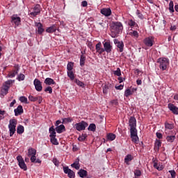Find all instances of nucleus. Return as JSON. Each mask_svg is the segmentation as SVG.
Instances as JSON below:
<instances>
[{
  "label": "nucleus",
  "mask_w": 178,
  "mask_h": 178,
  "mask_svg": "<svg viewBox=\"0 0 178 178\" xmlns=\"http://www.w3.org/2000/svg\"><path fill=\"white\" fill-rule=\"evenodd\" d=\"M84 63H86V57L84 54H81L80 58V66H83Z\"/></svg>",
  "instance_id": "obj_31"
},
{
  "label": "nucleus",
  "mask_w": 178,
  "mask_h": 178,
  "mask_svg": "<svg viewBox=\"0 0 178 178\" xmlns=\"http://www.w3.org/2000/svg\"><path fill=\"white\" fill-rule=\"evenodd\" d=\"M156 134L157 138H162L163 137V135H162V134L159 132H157Z\"/></svg>",
  "instance_id": "obj_62"
},
{
  "label": "nucleus",
  "mask_w": 178,
  "mask_h": 178,
  "mask_svg": "<svg viewBox=\"0 0 178 178\" xmlns=\"http://www.w3.org/2000/svg\"><path fill=\"white\" fill-rule=\"evenodd\" d=\"M137 121L136 120V118L131 117L129 119V126L131 129H135L137 126Z\"/></svg>",
  "instance_id": "obj_15"
},
{
  "label": "nucleus",
  "mask_w": 178,
  "mask_h": 178,
  "mask_svg": "<svg viewBox=\"0 0 178 178\" xmlns=\"http://www.w3.org/2000/svg\"><path fill=\"white\" fill-rule=\"evenodd\" d=\"M129 35L134 37V38H138L139 37L138 32H137V31H131L129 32Z\"/></svg>",
  "instance_id": "obj_26"
},
{
  "label": "nucleus",
  "mask_w": 178,
  "mask_h": 178,
  "mask_svg": "<svg viewBox=\"0 0 178 178\" xmlns=\"http://www.w3.org/2000/svg\"><path fill=\"white\" fill-rule=\"evenodd\" d=\"M115 138H116V135H115L113 134H108L107 135V139L109 141H113V140H115Z\"/></svg>",
  "instance_id": "obj_29"
},
{
  "label": "nucleus",
  "mask_w": 178,
  "mask_h": 178,
  "mask_svg": "<svg viewBox=\"0 0 178 178\" xmlns=\"http://www.w3.org/2000/svg\"><path fill=\"white\" fill-rule=\"evenodd\" d=\"M128 24L131 27H136L137 26V23H136V22H134L133 19L129 20L128 22Z\"/></svg>",
  "instance_id": "obj_42"
},
{
  "label": "nucleus",
  "mask_w": 178,
  "mask_h": 178,
  "mask_svg": "<svg viewBox=\"0 0 178 178\" xmlns=\"http://www.w3.org/2000/svg\"><path fill=\"white\" fill-rule=\"evenodd\" d=\"M168 108L172 113H174V115H178V108L174 104L170 103L168 104Z\"/></svg>",
  "instance_id": "obj_14"
},
{
  "label": "nucleus",
  "mask_w": 178,
  "mask_h": 178,
  "mask_svg": "<svg viewBox=\"0 0 178 178\" xmlns=\"http://www.w3.org/2000/svg\"><path fill=\"white\" fill-rule=\"evenodd\" d=\"M75 83L77 86H79V87H84V83L79 79H75Z\"/></svg>",
  "instance_id": "obj_51"
},
{
  "label": "nucleus",
  "mask_w": 178,
  "mask_h": 178,
  "mask_svg": "<svg viewBox=\"0 0 178 178\" xmlns=\"http://www.w3.org/2000/svg\"><path fill=\"white\" fill-rule=\"evenodd\" d=\"M153 162V166L154 169H156L157 170H163V166L161 165V164H159L156 159H152Z\"/></svg>",
  "instance_id": "obj_13"
},
{
  "label": "nucleus",
  "mask_w": 178,
  "mask_h": 178,
  "mask_svg": "<svg viewBox=\"0 0 178 178\" xmlns=\"http://www.w3.org/2000/svg\"><path fill=\"white\" fill-rule=\"evenodd\" d=\"M63 171L70 178H74L75 174L69 167H63Z\"/></svg>",
  "instance_id": "obj_10"
},
{
  "label": "nucleus",
  "mask_w": 178,
  "mask_h": 178,
  "mask_svg": "<svg viewBox=\"0 0 178 178\" xmlns=\"http://www.w3.org/2000/svg\"><path fill=\"white\" fill-rule=\"evenodd\" d=\"M131 138L133 143H135V144L138 143V136L135 135L134 136H131Z\"/></svg>",
  "instance_id": "obj_40"
},
{
  "label": "nucleus",
  "mask_w": 178,
  "mask_h": 178,
  "mask_svg": "<svg viewBox=\"0 0 178 178\" xmlns=\"http://www.w3.org/2000/svg\"><path fill=\"white\" fill-rule=\"evenodd\" d=\"M102 45V44L101 43V42L96 44V51L97 52H98V54H99V55H101V54L104 52V48L101 47Z\"/></svg>",
  "instance_id": "obj_20"
},
{
  "label": "nucleus",
  "mask_w": 178,
  "mask_h": 178,
  "mask_svg": "<svg viewBox=\"0 0 178 178\" xmlns=\"http://www.w3.org/2000/svg\"><path fill=\"white\" fill-rule=\"evenodd\" d=\"M15 104H16V100L14 99L10 104V108L13 107L15 106Z\"/></svg>",
  "instance_id": "obj_64"
},
{
  "label": "nucleus",
  "mask_w": 178,
  "mask_h": 178,
  "mask_svg": "<svg viewBox=\"0 0 178 178\" xmlns=\"http://www.w3.org/2000/svg\"><path fill=\"white\" fill-rule=\"evenodd\" d=\"M97 129V126L95 125V124H90L88 127V130L90 131H95Z\"/></svg>",
  "instance_id": "obj_34"
},
{
  "label": "nucleus",
  "mask_w": 178,
  "mask_h": 178,
  "mask_svg": "<svg viewBox=\"0 0 178 178\" xmlns=\"http://www.w3.org/2000/svg\"><path fill=\"white\" fill-rule=\"evenodd\" d=\"M44 84H47V86H52V84H55V82L54 81V79L51 78H47L44 80Z\"/></svg>",
  "instance_id": "obj_25"
},
{
  "label": "nucleus",
  "mask_w": 178,
  "mask_h": 178,
  "mask_svg": "<svg viewBox=\"0 0 178 178\" xmlns=\"http://www.w3.org/2000/svg\"><path fill=\"white\" fill-rule=\"evenodd\" d=\"M36 154H37V150H35V149H33V147H30L28 149V153H27L28 156H32L33 155H36Z\"/></svg>",
  "instance_id": "obj_21"
},
{
  "label": "nucleus",
  "mask_w": 178,
  "mask_h": 178,
  "mask_svg": "<svg viewBox=\"0 0 178 178\" xmlns=\"http://www.w3.org/2000/svg\"><path fill=\"white\" fill-rule=\"evenodd\" d=\"M103 92L104 94H106V92H108V86L106 85L103 86Z\"/></svg>",
  "instance_id": "obj_59"
},
{
  "label": "nucleus",
  "mask_w": 178,
  "mask_h": 178,
  "mask_svg": "<svg viewBox=\"0 0 178 178\" xmlns=\"http://www.w3.org/2000/svg\"><path fill=\"white\" fill-rule=\"evenodd\" d=\"M29 101H31L32 102H35V101L38 100V97H34L33 95H29Z\"/></svg>",
  "instance_id": "obj_50"
},
{
  "label": "nucleus",
  "mask_w": 178,
  "mask_h": 178,
  "mask_svg": "<svg viewBox=\"0 0 178 178\" xmlns=\"http://www.w3.org/2000/svg\"><path fill=\"white\" fill-rule=\"evenodd\" d=\"M45 92H48L49 94H52V88L51 86H48L44 89Z\"/></svg>",
  "instance_id": "obj_55"
},
{
  "label": "nucleus",
  "mask_w": 178,
  "mask_h": 178,
  "mask_svg": "<svg viewBox=\"0 0 178 178\" xmlns=\"http://www.w3.org/2000/svg\"><path fill=\"white\" fill-rule=\"evenodd\" d=\"M78 175L81 178H84L87 176V171L86 170H83L81 169L79 172H78Z\"/></svg>",
  "instance_id": "obj_23"
},
{
  "label": "nucleus",
  "mask_w": 178,
  "mask_h": 178,
  "mask_svg": "<svg viewBox=\"0 0 178 178\" xmlns=\"http://www.w3.org/2000/svg\"><path fill=\"white\" fill-rule=\"evenodd\" d=\"M53 163L56 166H59V161L56 159H53Z\"/></svg>",
  "instance_id": "obj_58"
},
{
  "label": "nucleus",
  "mask_w": 178,
  "mask_h": 178,
  "mask_svg": "<svg viewBox=\"0 0 178 178\" xmlns=\"http://www.w3.org/2000/svg\"><path fill=\"white\" fill-rule=\"evenodd\" d=\"M36 159H37V157H35V155L31 156V161L32 163L35 162Z\"/></svg>",
  "instance_id": "obj_61"
},
{
  "label": "nucleus",
  "mask_w": 178,
  "mask_h": 178,
  "mask_svg": "<svg viewBox=\"0 0 178 178\" xmlns=\"http://www.w3.org/2000/svg\"><path fill=\"white\" fill-rule=\"evenodd\" d=\"M11 22L13 24H15V26H20V23H22V19H20V17L17 16V15H13L11 17Z\"/></svg>",
  "instance_id": "obj_7"
},
{
  "label": "nucleus",
  "mask_w": 178,
  "mask_h": 178,
  "mask_svg": "<svg viewBox=\"0 0 178 178\" xmlns=\"http://www.w3.org/2000/svg\"><path fill=\"white\" fill-rule=\"evenodd\" d=\"M88 126V124L84 121H81L79 123H76L74 124V127L78 131H82L83 130H86V127Z\"/></svg>",
  "instance_id": "obj_5"
},
{
  "label": "nucleus",
  "mask_w": 178,
  "mask_h": 178,
  "mask_svg": "<svg viewBox=\"0 0 178 178\" xmlns=\"http://www.w3.org/2000/svg\"><path fill=\"white\" fill-rule=\"evenodd\" d=\"M87 138V134H82L78 138L79 141H84Z\"/></svg>",
  "instance_id": "obj_47"
},
{
  "label": "nucleus",
  "mask_w": 178,
  "mask_h": 178,
  "mask_svg": "<svg viewBox=\"0 0 178 178\" xmlns=\"http://www.w3.org/2000/svg\"><path fill=\"white\" fill-rule=\"evenodd\" d=\"M51 138V143L54 144V145H58L59 143L58 142V140L56 139V136H52L50 137Z\"/></svg>",
  "instance_id": "obj_32"
},
{
  "label": "nucleus",
  "mask_w": 178,
  "mask_h": 178,
  "mask_svg": "<svg viewBox=\"0 0 178 178\" xmlns=\"http://www.w3.org/2000/svg\"><path fill=\"white\" fill-rule=\"evenodd\" d=\"M72 168H74L76 170H79L80 169V165L79 164V162H75L71 165Z\"/></svg>",
  "instance_id": "obj_41"
},
{
  "label": "nucleus",
  "mask_w": 178,
  "mask_h": 178,
  "mask_svg": "<svg viewBox=\"0 0 178 178\" xmlns=\"http://www.w3.org/2000/svg\"><path fill=\"white\" fill-rule=\"evenodd\" d=\"M17 132L18 134H23L24 133V127L19 125L17 128Z\"/></svg>",
  "instance_id": "obj_27"
},
{
  "label": "nucleus",
  "mask_w": 178,
  "mask_h": 178,
  "mask_svg": "<svg viewBox=\"0 0 178 178\" xmlns=\"http://www.w3.org/2000/svg\"><path fill=\"white\" fill-rule=\"evenodd\" d=\"M31 10L30 15L33 16V17H35V16H38V15L41 13V6L39 4H36L31 8Z\"/></svg>",
  "instance_id": "obj_4"
},
{
  "label": "nucleus",
  "mask_w": 178,
  "mask_h": 178,
  "mask_svg": "<svg viewBox=\"0 0 178 178\" xmlns=\"http://www.w3.org/2000/svg\"><path fill=\"white\" fill-rule=\"evenodd\" d=\"M102 15H104V16H111L112 15V10L111 8H102L101 10Z\"/></svg>",
  "instance_id": "obj_16"
},
{
  "label": "nucleus",
  "mask_w": 178,
  "mask_h": 178,
  "mask_svg": "<svg viewBox=\"0 0 178 178\" xmlns=\"http://www.w3.org/2000/svg\"><path fill=\"white\" fill-rule=\"evenodd\" d=\"M157 63L159 65L160 70L163 72L164 70H168V67H169V58L161 57L157 60Z\"/></svg>",
  "instance_id": "obj_2"
},
{
  "label": "nucleus",
  "mask_w": 178,
  "mask_h": 178,
  "mask_svg": "<svg viewBox=\"0 0 178 178\" xmlns=\"http://www.w3.org/2000/svg\"><path fill=\"white\" fill-rule=\"evenodd\" d=\"M17 161H18V165L21 169L23 170H27V165L24 163V159L22 156H17Z\"/></svg>",
  "instance_id": "obj_6"
},
{
  "label": "nucleus",
  "mask_w": 178,
  "mask_h": 178,
  "mask_svg": "<svg viewBox=\"0 0 178 178\" xmlns=\"http://www.w3.org/2000/svg\"><path fill=\"white\" fill-rule=\"evenodd\" d=\"M10 87V86L5 84L3 86V88L1 89V92H3V91H5V95H6V94H8V91H9Z\"/></svg>",
  "instance_id": "obj_33"
},
{
  "label": "nucleus",
  "mask_w": 178,
  "mask_h": 178,
  "mask_svg": "<svg viewBox=\"0 0 178 178\" xmlns=\"http://www.w3.org/2000/svg\"><path fill=\"white\" fill-rule=\"evenodd\" d=\"M175 138H176V136H170L166 137V140L168 143H173Z\"/></svg>",
  "instance_id": "obj_35"
},
{
  "label": "nucleus",
  "mask_w": 178,
  "mask_h": 178,
  "mask_svg": "<svg viewBox=\"0 0 178 178\" xmlns=\"http://www.w3.org/2000/svg\"><path fill=\"white\" fill-rule=\"evenodd\" d=\"M136 15L138 17H139V19H144V16L143 15V14H141L139 10H136Z\"/></svg>",
  "instance_id": "obj_54"
},
{
  "label": "nucleus",
  "mask_w": 178,
  "mask_h": 178,
  "mask_svg": "<svg viewBox=\"0 0 178 178\" xmlns=\"http://www.w3.org/2000/svg\"><path fill=\"white\" fill-rule=\"evenodd\" d=\"M67 76L71 80H74V74H73V71H68Z\"/></svg>",
  "instance_id": "obj_43"
},
{
  "label": "nucleus",
  "mask_w": 178,
  "mask_h": 178,
  "mask_svg": "<svg viewBox=\"0 0 178 178\" xmlns=\"http://www.w3.org/2000/svg\"><path fill=\"white\" fill-rule=\"evenodd\" d=\"M17 73H19V70L13 71V72H10L8 75V77H9L10 79H13V77H15V76H16Z\"/></svg>",
  "instance_id": "obj_30"
},
{
  "label": "nucleus",
  "mask_w": 178,
  "mask_h": 178,
  "mask_svg": "<svg viewBox=\"0 0 178 178\" xmlns=\"http://www.w3.org/2000/svg\"><path fill=\"white\" fill-rule=\"evenodd\" d=\"M72 121H73V119H72L71 118H67L63 119V123L64 124L66 123H70Z\"/></svg>",
  "instance_id": "obj_44"
},
{
  "label": "nucleus",
  "mask_w": 178,
  "mask_h": 178,
  "mask_svg": "<svg viewBox=\"0 0 178 178\" xmlns=\"http://www.w3.org/2000/svg\"><path fill=\"white\" fill-rule=\"evenodd\" d=\"M114 44L117 45V47L119 49L120 52H123V47H124V44L123 42L119 41L118 39H114Z\"/></svg>",
  "instance_id": "obj_12"
},
{
  "label": "nucleus",
  "mask_w": 178,
  "mask_h": 178,
  "mask_svg": "<svg viewBox=\"0 0 178 178\" xmlns=\"http://www.w3.org/2000/svg\"><path fill=\"white\" fill-rule=\"evenodd\" d=\"M122 31H123V25L120 22H115L111 26V36L112 38H116Z\"/></svg>",
  "instance_id": "obj_1"
},
{
  "label": "nucleus",
  "mask_w": 178,
  "mask_h": 178,
  "mask_svg": "<svg viewBox=\"0 0 178 178\" xmlns=\"http://www.w3.org/2000/svg\"><path fill=\"white\" fill-rule=\"evenodd\" d=\"M133 94V92H131V90L130 89H127L124 92V96L127 97H130V95H131Z\"/></svg>",
  "instance_id": "obj_45"
},
{
  "label": "nucleus",
  "mask_w": 178,
  "mask_h": 178,
  "mask_svg": "<svg viewBox=\"0 0 178 178\" xmlns=\"http://www.w3.org/2000/svg\"><path fill=\"white\" fill-rule=\"evenodd\" d=\"M56 131L58 134L63 133V131H65V125L60 124L59 126H57V127L56 128Z\"/></svg>",
  "instance_id": "obj_22"
},
{
  "label": "nucleus",
  "mask_w": 178,
  "mask_h": 178,
  "mask_svg": "<svg viewBox=\"0 0 178 178\" xmlns=\"http://www.w3.org/2000/svg\"><path fill=\"white\" fill-rule=\"evenodd\" d=\"M104 45V52H107V54H110V52H112V45L111 44V42H104L103 43Z\"/></svg>",
  "instance_id": "obj_8"
},
{
  "label": "nucleus",
  "mask_w": 178,
  "mask_h": 178,
  "mask_svg": "<svg viewBox=\"0 0 178 178\" xmlns=\"http://www.w3.org/2000/svg\"><path fill=\"white\" fill-rule=\"evenodd\" d=\"M143 44L146 45V47H152L154 45V38L147 37L143 40Z\"/></svg>",
  "instance_id": "obj_9"
},
{
  "label": "nucleus",
  "mask_w": 178,
  "mask_h": 178,
  "mask_svg": "<svg viewBox=\"0 0 178 178\" xmlns=\"http://www.w3.org/2000/svg\"><path fill=\"white\" fill-rule=\"evenodd\" d=\"M47 33H55L56 27L55 26H50L46 29Z\"/></svg>",
  "instance_id": "obj_28"
},
{
  "label": "nucleus",
  "mask_w": 178,
  "mask_h": 178,
  "mask_svg": "<svg viewBox=\"0 0 178 178\" xmlns=\"http://www.w3.org/2000/svg\"><path fill=\"white\" fill-rule=\"evenodd\" d=\"M13 83H15V80L10 79L5 82V85L9 86V87H10V84H13Z\"/></svg>",
  "instance_id": "obj_53"
},
{
  "label": "nucleus",
  "mask_w": 178,
  "mask_h": 178,
  "mask_svg": "<svg viewBox=\"0 0 178 178\" xmlns=\"http://www.w3.org/2000/svg\"><path fill=\"white\" fill-rule=\"evenodd\" d=\"M165 129H168V130H172L175 127L172 124L165 123Z\"/></svg>",
  "instance_id": "obj_46"
},
{
  "label": "nucleus",
  "mask_w": 178,
  "mask_h": 178,
  "mask_svg": "<svg viewBox=\"0 0 178 178\" xmlns=\"http://www.w3.org/2000/svg\"><path fill=\"white\" fill-rule=\"evenodd\" d=\"M14 112L15 116L22 115V113H23V106L22 105L18 106L17 108L14 110Z\"/></svg>",
  "instance_id": "obj_18"
},
{
  "label": "nucleus",
  "mask_w": 178,
  "mask_h": 178,
  "mask_svg": "<svg viewBox=\"0 0 178 178\" xmlns=\"http://www.w3.org/2000/svg\"><path fill=\"white\" fill-rule=\"evenodd\" d=\"M123 87H124V86L123 85H120L118 86H115V89L116 90H123Z\"/></svg>",
  "instance_id": "obj_63"
},
{
  "label": "nucleus",
  "mask_w": 178,
  "mask_h": 178,
  "mask_svg": "<svg viewBox=\"0 0 178 178\" xmlns=\"http://www.w3.org/2000/svg\"><path fill=\"white\" fill-rule=\"evenodd\" d=\"M169 173H170L171 177H172V178L176 177V171H175V170H170Z\"/></svg>",
  "instance_id": "obj_57"
},
{
  "label": "nucleus",
  "mask_w": 178,
  "mask_h": 178,
  "mask_svg": "<svg viewBox=\"0 0 178 178\" xmlns=\"http://www.w3.org/2000/svg\"><path fill=\"white\" fill-rule=\"evenodd\" d=\"M35 26L37 27L38 33L39 34L44 33V28H42V24H41V22H36Z\"/></svg>",
  "instance_id": "obj_17"
},
{
  "label": "nucleus",
  "mask_w": 178,
  "mask_h": 178,
  "mask_svg": "<svg viewBox=\"0 0 178 178\" xmlns=\"http://www.w3.org/2000/svg\"><path fill=\"white\" fill-rule=\"evenodd\" d=\"M17 124V121L15 119L10 120L8 129L10 132V137H12L15 133H16V125Z\"/></svg>",
  "instance_id": "obj_3"
},
{
  "label": "nucleus",
  "mask_w": 178,
  "mask_h": 178,
  "mask_svg": "<svg viewBox=\"0 0 178 178\" xmlns=\"http://www.w3.org/2000/svg\"><path fill=\"white\" fill-rule=\"evenodd\" d=\"M49 131L50 133L49 137H56V132L55 131V128H54V126L51 127L49 129Z\"/></svg>",
  "instance_id": "obj_24"
},
{
  "label": "nucleus",
  "mask_w": 178,
  "mask_h": 178,
  "mask_svg": "<svg viewBox=\"0 0 178 178\" xmlns=\"http://www.w3.org/2000/svg\"><path fill=\"white\" fill-rule=\"evenodd\" d=\"M19 101L21 102H23L24 104H27V99L26 97L24 96H22L19 97Z\"/></svg>",
  "instance_id": "obj_52"
},
{
  "label": "nucleus",
  "mask_w": 178,
  "mask_h": 178,
  "mask_svg": "<svg viewBox=\"0 0 178 178\" xmlns=\"http://www.w3.org/2000/svg\"><path fill=\"white\" fill-rule=\"evenodd\" d=\"M134 175L137 177H140V176H141V171L140 170H136L134 171Z\"/></svg>",
  "instance_id": "obj_56"
},
{
  "label": "nucleus",
  "mask_w": 178,
  "mask_h": 178,
  "mask_svg": "<svg viewBox=\"0 0 178 178\" xmlns=\"http://www.w3.org/2000/svg\"><path fill=\"white\" fill-rule=\"evenodd\" d=\"M87 5H88V3L87 2V1H83L81 2V6H83V8H86V6H87Z\"/></svg>",
  "instance_id": "obj_60"
},
{
  "label": "nucleus",
  "mask_w": 178,
  "mask_h": 178,
  "mask_svg": "<svg viewBox=\"0 0 178 178\" xmlns=\"http://www.w3.org/2000/svg\"><path fill=\"white\" fill-rule=\"evenodd\" d=\"M134 158L131 154H127L124 158V163H126V165H130V162L133 161Z\"/></svg>",
  "instance_id": "obj_19"
},
{
  "label": "nucleus",
  "mask_w": 178,
  "mask_h": 178,
  "mask_svg": "<svg viewBox=\"0 0 178 178\" xmlns=\"http://www.w3.org/2000/svg\"><path fill=\"white\" fill-rule=\"evenodd\" d=\"M130 133L131 137L134 136H137V129L136 128H131Z\"/></svg>",
  "instance_id": "obj_38"
},
{
  "label": "nucleus",
  "mask_w": 178,
  "mask_h": 178,
  "mask_svg": "<svg viewBox=\"0 0 178 178\" xmlns=\"http://www.w3.org/2000/svg\"><path fill=\"white\" fill-rule=\"evenodd\" d=\"M73 66H74V64L73 63H69L67 65V69L68 71H72L73 70Z\"/></svg>",
  "instance_id": "obj_49"
},
{
  "label": "nucleus",
  "mask_w": 178,
  "mask_h": 178,
  "mask_svg": "<svg viewBox=\"0 0 178 178\" xmlns=\"http://www.w3.org/2000/svg\"><path fill=\"white\" fill-rule=\"evenodd\" d=\"M33 84L35 86V88L36 91H42V85L41 83V81L35 79L33 81Z\"/></svg>",
  "instance_id": "obj_11"
},
{
  "label": "nucleus",
  "mask_w": 178,
  "mask_h": 178,
  "mask_svg": "<svg viewBox=\"0 0 178 178\" xmlns=\"http://www.w3.org/2000/svg\"><path fill=\"white\" fill-rule=\"evenodd\" d=\"M24 79H26V76L23 74H19L17 78V80H18V81H23Z\"/></svg>",
  "instance_id": "obj_37"
},
{
  "label": "nucleus",
  "mask_w": 178,
  "mask_h": 178,
  "mask_svg": "<svg viewBox=\"0 0 178 178\" xmlns=\"http://www.w3.org/2000/svg\"><path fill=\"white\" fill-rule=\"evenodd\" d=\"M113 74L115 76H118V77L122 76V72L120 71V68L118 67L115 71H113Z\"/></svg>",
  "instance_id": "obj_36"
},
{
  "label": "nucleus",
  "mask_w": 178,
  "mask_h": 178,
  "mask_svg": "<svg viewBox=\"0 0 178 178\" xmlns=\"http://www.w3.org/2000/svg\"><path fill=\"white\" fill-rule=\"evenodd\" d=\"M174 5H173V1H170L169 3V10L170 12H171V13H173V12H175V8H173Z\"/></svg>",
  "instance_id": "obj_39"
},
{
  "label": "nucleus",
  "mask_w": 178,
  "mask_h": 178,
  "mask_svg": "<svg viewBox=\"0 0 178 178\" xmlns=\"http://www.w3.org/2000/svg\"><path fill=\"white\" fill-rule=\"evenodd\" d=\"M162 143H161V140H156L155 143V148L156 149H159V147H161Z\"/></svg>",
  "instance_id": "obj_48"
}]
</instances>
